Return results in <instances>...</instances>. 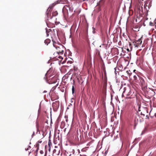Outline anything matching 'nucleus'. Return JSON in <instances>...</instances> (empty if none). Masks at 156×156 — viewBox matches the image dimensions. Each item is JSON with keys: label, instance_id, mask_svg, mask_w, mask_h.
Instances as JSON below:
<instances>
[{"label": "nucleus", "instance_id": "f257e3e1", "mask_svg": "<svg viewBox=\"0 0 156 156\" xmlns=\"http://www.w3.org/2000/svg\"><path fill=\"white\" fill-rule=\"evenodd\" d=\"M138 111L139 112L141 111L140 114L141 116H142V117H144L146 115V117L147 118H149L148 109L147 108H143L141 109V110H140V107H139L138 109Z\"/></svg>", "mask_w": 156, "mask_h": 156}, {"label": "nucleus", "instance_id": "2f4dec72", "mask_svg": "<svg viewBox=\"0 0 156 156\" xmlns=\"http://www.w3.org/2000/svg\"><path fill=\"white\" fill-rule=\"evenodd\" d=\"M93 89H96V88L95 87H93Z\"/></svg>", "mask_w": 156, "mask_h": 156}, {"label": "nucleus", "instance_id": "f704fd0d", "mask_svg": "<svg viewBox=\"0 0 156 156\" xmlns=\"http://www.w3.org/2000/svg\"><path fill=\"white\" fill-rule=\"evenodd\" d=\"M114 69H115V70H116V68H114Z\"/></svg>", "mask_w": 156, "mask_h": 156}, {"label": "nucleus", "instance_id": "0eeeda50", "mask_svg": "<svg viewBox=\"0 0 156 156\" xmlns=\"http://www.w3.org/2000/svg\"><path fill=\"white\" fill-rule=\"evenodd\" d=\"M65 8H63L62 9V12L63 13V16L64 17L66 18L68 16V10L66 9Z\"/></svg>", "mask_w": 156, "mask_h": 156}, {"label": "nucleus", "instance_id": "f3484780", "mask_svg": "<svg viewBox=\"0 0 156 156\" xmlns=\"http://www.w3.org/2000/svg\"><path fill=\"white\" fill-rule=\"evenodd\" d=\"M65 122H62L61 123V127H62V128L64 127V126H65Z\"/></svg>", "mask_w": 156, "mask_h": 156}, {"label": "nucleus", "instance_id": "9b49d317", "mask_svg": "<svg viewBox=\"0 0 156 156\" xmlns=\"http://www.w3.org/2000/svg\"><path fill=\"white\" fill-rule=\"evenodd\" d=\"M69 11L70 12H72L73 10V6L70 5H69Z\"/></svg>", "mask_w": 156, "mask_h": 156}, {"label": "nucleus", "instance_id": "423d86ee", "mask_svg": "<svg viewBox=\"0 0 156 156\" xmlns=\"http://www.w3.org/2000/svg\"><path fill=\"white\" fill-rule=\"evenodd\" d=\"M52 107L54 110H56L59 107V102L56 101L52 104Z\"/></svg>", "mask_w": 156, "mask_h": 156}, {"label": "nucleus", "instance_id": "5701e85b", "mask_svg": "<svg viewBox=\"0 0 156 156\" xmlns=\"http://www.w3.org/2000/svg\"><path fill=\"white\" fill-rule=\"evenodd\" d=\"M125 90H124L122 93V96L123 97H124V94L125 93Z\"/></svg>", "mask_w": 156, "mask_h": 156}, {"label": "nucleus", "instance_id": "c756f323", "mask_svg": "<svg viewBox=\"0 0 156 156\" xmlns=\"http://www.w3.org/2000/svg\"><path fill=\"white\" fill-rule=\"evenodd\" d=\"M130 94V92H129L128 93V94H127V95H129Z\"/></svg>", "mask_w": 156, "mask_h": 156}, {"label": "nucleus", "instance_id": "7ed1b4c3", "mask_svg": "<svg viewBox=\"0 0 156 156\" xmlns=\"http://www.w3.org/2000/svg\"><path fill=\"white\" fill-rule=\"evenodd\" d=\"M56 49V53L58 54H62L64 52V48L62 45L56 46L55 47Z\"/></svg>", "mask_w": 156, "mask_h": 156}, {"label": "nucleus", "instance_id": "4be33fe9", "mask_svg": "<svg viewBox=\"0 0 156 156\" xmlns=\"http://www.w3.org/2000/svg\"><path fill=\"white\" fill-rule=\"evenodd\" d=\"M58 58H60L61 59H63V58L61 56H58Z\"/></svg>", "mask_w": 156, "mask_h": 156}, {"label": "nucleus", "instance_id": "ea45409f", "mask_svg": "<svg viewBox=\"0 0 156 156\" xmlns=\"http://www.w3.org/2000/svg\"><path fill=\"white\" fill-rule=\"evenodd\" d=\"M44 92H46V91H44Z\"/></svg>", "mask_w": 156, "mask_h": 156}, {"label": "nucleus", "instance_id": "412c9836", "mask_svg": "<svg viewBox=\"0 0 156 156\" xmlns=\"http://www.w3.org/2000/svg\"><path fill=\"white\" fill-rule=\"evenodd\" d=\"M40 154H42L44 153V151H42V150H41L40 151Z\"/></svg>", "mask_w": 156, "mask_h": 156}, {"label": "nucleus", "instance_id": "a211bd4d", "mask_svg": "<svg viewBox=\"0 0 156 156\" xmlns=\"http://www.w3.org/2000/svg\"><path fill=\"white\" fill-rule=\"evenodd\" d=\"M103 39L104 40V41H103L104 44L107 45V44H108L107 43V44L106 43V41H107V40H106L105 41V38H103Z\"/></svg>", "mask_w": 156, "mask_h": 156}, {"label": "nucleus", "instance_id": "f8f14e48", "mask_svg": "<svg viewBox=\"0 0 156 156\" xmlns=\"http://www.w3.org/2000/svg\"><path fill=\"white\" fill-rule=\"evenodd\" d=\"M58 14V12L57 11H55L54 12H53L52 13V16H56Z\"/></svg>", "mask_w": 156, "mask_h": 156}, {"label": "nucleus", "instance_id": "58836bf2", "mask_svg": "<svg viewBox=\"0 0 156 156\" xmlns=\"http://www.w3.org/2000/svg\"><path fill=\"white\" fill-rule=\"evenodd\" d=\"M135 71H136V70H134V72H135Z\"/></svg>", "mask_w": 156, "mask_h": 156}, {"label": "nucleus", "instance_id": "c85d7f7f", "mask_svg": "<svg viewBox=\"0 0 156 156\" xmlns=\"http://www.w3.org/2000/svg\"><path fill=\"white\" fill-rule=\"evenodd\" d=\"M129 71H130V70H129V71H127L126 72H127V73L128 74H130V73H129Z\"/></svg>", "mask_w": 156, "mask_h": 156}, {"label": "nucleus", "instance_id": "e433bc0d", "mask_svg": "<svg viewBox=\"0 0 156 156\" xmlns=\"http://www.w3.org/2000/svg\"><path fill=\"white\" fill-rule=\"evenodd\" d=\"M151 142H153V141L152 140Z\"/></svg>", "mask_w": 156, "mask_h": 156}, {"label": "nucleus", "instance_id": "cd10ccee", "mask_svg": "<svg viewBox=\"0 0 156 156\" xmlns=\"http://www.w3.org/2000/svg\"><path fill=\"white\" fill-rule=\"evenodd\" d=\"M66 1H67V0H61V1H62V2H63V1L66 2Z\"/></svg>", "mask_w": 156, "mask_h": 156}, {"label": "nucleus", "instance_id": "1a4fd4ad", "mask_svg": "<svg viewBox=\"0 0 156 156\" xmlns=\"http://www.w3.org/2000/svg\"><path fill=\"white\" fill-rule=\"evenodd\" d=\"M51 42V40L49 39H46L44 41V43L48 45Z\"/></svg>", "mask_w": 156, "mask_h": 156}, {"label": "nucleus", "instance_id": "b1692460", "mask_svg": "<svg viewBox=\"0 0 156 156\" xmlns=\"http://www.w3.org/2000/svg\"><path fill=\"white\" fill-rule=\"evenodd\" d=\"M65 118H66V122H68V119H67V117H66V116H65Z\"/></svg>", "mask_w": 156, "mask_h": 156}, {"label": "nucleus", "instance_id": "a878e982", "mask_svg": "<svg viewBox=\"0 0 156 156\" xmlns=\"http://www.w3.org/2000/svg\"><path fill=\"white\" fill-rule=\"evenodd\" d=\"M153 23L152 22H150V24L151 26H152L153 25Z\"/></svg>", "mask_w": 156, "mask_h": 156}, {"label": "nucleus", "instance_id": "aec40b11", "mask_svg": "<svg viewBox=\"0 0 156 156\" xmlns=\"http://www.w3.org/2000/svg\"><path fill=\"white\" fill-rule=\"evenodd\" d=\"M31 148V147L30 146H29L27 148H25V149L26 151H27L29 149H30Z\"/></svg>", "mask_w": 156, "mask_h": 156}, {"label": "nucleus", "instance_id": "f03ea898", "mask_svg": "<svg viewBox=\"0 0 156 156\" xmlns=\"http://www.w3.org/2000/svg\"><path fill=\"white\" fill-rule=\"evenodd\" d=\"M58 1H57L56 2H55L52 4V6H50L49 7L47 10V11L46 12V13L47 15V20H49L51 19L52 18V16H51V11H50V10L51 8H52L54 6H55L56 4L58 3Z\"/></svg>", "mask_w": 156, "mask_h": 156}, {"label": "nucleus", "instance_id": "6ab92c4d", "mask_svg": "<svg viewBox=\"0 0 156 156\" xmlns=\"http://www.w3.org/2000/svg\"><path fill=\"white\" fill-rule=\"evenodd\" d=\"M75 91V89L73 86L72 87V94H73Z\"/></svg>", "mask_w": 156, "mask_h": 156}, {"label": "nucleus", "instance_id": "c03bdc74", "mask_svg": "<svg viewBox=\"0 0 156 156\" xmlns=\"http://www.w3.org/2000/svg\"><path fill=\"white\" fill-rule=\"evenodd\" d=\"M101 0H101L100 1V2H101Z\"/></svg>", "mask_w": 156, "mask_h": 156}, {"label": "nucleus", "instance_id": "20e7f679", "mask_svg": "<svg viewBox=\"0 0 156 156\" xmlns=\"http://www.w3.org/2000/svg\"><path fill=\"white\" fill-rule=\"evenodd\" d=\"M142 38V37L141 38L137 40H135V41L133 42L134 45L135 47H138L140 45H141L142 43V41L141 40Z\"/></svg>", "mask_w": 156, "mask_h": 156}, {"label": "nucleus", "instance_id": "39448f33", "mask_svg": "<svg viewBox=\"0 0 156 156\" xmlns=\"http://www.w3.org/2000/svg\"><path fill=\"white\" fill-rule=\"evenodd\" d=\"M140 79L141 80L140 81V83L139 85H141L142 87H144V88L146 87H147V83H146L144 79L142 77L141 79Z\"/></svg>", "mask_w": 156, "mask_h": 156}, {"label": "nucleus", "instance_id": "473e14b6", "mask_svg": "<svg viewBox=\"0 0 156 156\" xmlns=\"http://www.w3.org/2000/svg\"><path fill=\"white\" fill-rule=\"evenodd\" d=\"M46 154H47V153H46H46H45V155H44V156H46Z\"/></svg>", "mask_w": 156, "mask_h": 156}, {"label": "nucleus", "instance_id": "79ce46f5", "mask_svg": "<svg viewBox=\"0 0 156 156\" xmlns=\"http://www.w3.org/2000/svg\"><path fill=\"white\" fill-rule=\"evenodd\" d=\"M57 143H55V144H56Z\"/></svg>", "mask_w": 156, "mask_h": 156}, {"label": "nucleus", "instance_id": "4c0bfd02", "mask_svg": "<svg viewBox=\"0 0 156 156\" xmlns=\"http://www.w3.org/2000/svg\"><path fill=\"white\" fill-rule=\"evenodd\" d=\"M104 73H105V72H105V70L104 71Z\"/></svg>", "mask_w": 156, "mask_h": 156}, {"label": "nucleus", "instance_id": "9d476101", "mask_svg": "<svg viewBox=\"0 0 156 156\" xmlns=\"http://www.w3.org/2000/svg\"><path fill=\"white\" fill-rule=\"evenodd\" d=\"M141 77L140 76L139 77H138V78H137V80H136L135 82L137 83L138 84H139L140 83V81L141 80L140 79H141Z\"/></svg>", "mask_w": 156, "mask_h": 156}, {"label": "nucleus", "instance_id": "4468645a", "mask_svg": "<svg viewBox=\"0 0 156 156\" xmlns=\"http://www.w3.org/2000/svg\"><path fill=\"white\" fill-rule=\"evenodd\" d=\"M140 76H139L138 75H134L133 76V78H134V81H135L136 80H137V78H138V77H139Z\"/></svg>", "mask_w": 156, "mask_h": 156}, {"label": "nucleus", "instance_id": "ddd939ff", "mask_svg": "<svg viewBox=\"0 0 156 156\" xmlns=\"http://www.w3.org/2000/svg\"><path fill=\"white\" fill-rule=\"evenodd\" d=\"M69 5H65L64 7H63V8L64 9H66V10H69Z\"/></svg>", "mask_w": 156, "mask_h": 156}, {"label": "nucleus", "instance_id": "bb28decb", "mask_svg": "<svg viewBox=\"0 0 156 156\" xmlns=\"http://www.w3.org/2000/svg\"><path fill=\"white\" fill-rule=\"evenodd\" d=\"M56 151V150L54 149V151H53V153H55V151Z\"/></svg>", "mask_w": 156, "mask_h": 156}, {"label": "nucleus", "instance_id": "2eb2a0df", "mask_svg": "<svg viewBox=\"0 0 156 156\" xmlns=\"http://www.w3.org/2000/svg\"><path fill=\"white\" fill-rule=\"evenodd\" d=\"M36 147H37V150H36V152L37 153L38 150L39 149V144L38 143H37L36 145Z\"/></svg>", "mask_w": 156, "mask_h": 156}, {"label": "nucleus", "instance_id": "37998d69", "mask_svg": "<svg viewBox=\"0 0 156 156\" xmlns=\"http://www.w3.org/2000/svg\"><path fill=\"white\" fill-rule=\"evenodd\" d=\"M130 49H131H131H132L131 48Z\"/></svg>", "mask_w": 156, "mask_h": 156}, {"label": "nucleus", "instance_id": "dca6fc26", "mask_svg": "<svg viewBox=\"0 0 156 156\" xmlns=\"http://www.w3.org/2000/svg\"><path fill=\"white\" fill-rule=\"evenodd\" d=\"M45 76H46V79H47L48 78V77H49V78H50V77H51V76L50 75L48 76V72H47L45 75Z\"/></svg>", "mask_w": 156, "mask_h": 156}, {"label": "nucleus", "instance_id": "72a5a7b5", "mask_svg": "<svg viewBox=\"0 0 156 156\" xmlns=\"http://www.w3.org/2000/svg\"><path fill=\"white\" fill-rule=\"evenodd\" d=\"M129 45L130 46L131 45V44L130 43L129 44Z\"/></svg>", "mask_w": 156, "mask_h": 156}, {"label": "nucleus", "instance_id": "6e6552de", "mask_svg": "<svg viewBox=\"0 0 156 156\" xmlns=\"http://www.w3.org/2000/svg\"><path fill=\"white\" fill-rule=\"evenodd\" d=\"M52 144V143L51 141L50 140H48V151H50L51 148V146Z\"/></svg>", "mask_w": 156, "mask_h": 156}, {"label": "nucleus", "instance_id": "7c9ffc66", "mask_svg": "<svg viewBox=\"0 0 156 156\" xmlns=\"http://www.w3.org/2000/svg\"><path fill=\"white\" fill-rule=\"evenodd\" d=\"M127 51H129V49H128V48H127Z\"/></svg>", "mask_w": 156, "mask_h": 156}, {"label": "nucleus", "instance_id": "a19ab883", "mask_svg": "<svg viewBox=\"0 0 156 156\" xmlns=\"http://www.w3.org/2000/svg\"><path fill=\"white\" fill-rule=\"evenodd\" d=\"M150 139H151V138ZM150 138L149 139V140H150Z\"/></svg>", "mask_w": 156, "mask_h": 156}, {"label": "nucleus", "instance_id": "c9c22d12", "mask_svg": "<svg viewBox=\"0 0 156 156\" xmlns=\"http://www.w3.org/2000/svg\"><path fill=\"white\" fill-rule=\"evenodd\" d=\"M128 98H130V97H128Z\"/></svg>", "mask_w": 156, "mask_h": 156}, {"label": "nucleus", "instance_id": "393cba45", "mask_svg": "<svg viewBox=\"0 0 156 156\" xmlns=\"http://www.w3.org/2000/svg\"><path fill=\"white\" fill-rule=\"evenodd\" d=\"M46 32L47 33V36H49V34L48 33V32H47V30L46 31Z\"/></svg>", "mask_w": 156, "mask_h": 156}]
</instances>
